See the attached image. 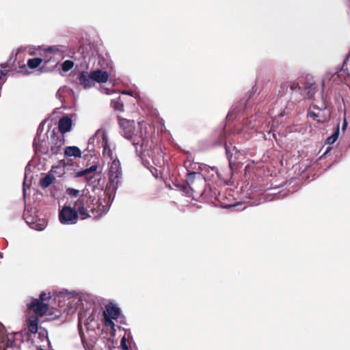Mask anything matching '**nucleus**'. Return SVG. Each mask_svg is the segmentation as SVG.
Wrapping results in <instances>:
<instances>
[{
	"mask_svg": "<svg viewBox=\"0 0 350 350\" xmlns=\"http://www.w3.org/2000/svg\"><path fill=\"white\" fill-rule=\"evenodd\" d=\"M103 155L105 160L108 162V182L104 193L105 196L103 202H100L98 205L101 215L109 211L122 178L120 162L114 149H105L103 151Z\"/></svg>",
	"mask_w": 350,
	"mask_h": 350,
	"instance_id": "f257e3e1",
	"label": "nucleus"
},
{
	"mask_svg": "<svg viewBox=\"0 0 350 350\" xmlns=\"http://www.w3.org/2000/svg\"><path fill=\"white\" fill-rule=\"evenodd\" d=\"M120 127L123 130V135L125 138L131 140L132 144L136 147V152L141 157L142 159L148 165L151 163L156 167H161L164 163L162 152L159 149L149 150L145 148V140L142 137H133L134 121L122 118H118Z\"/></svg>",
	"mask_w": 350,
	"mask_h": 350,
	"instance_id": "f03ea898",
	"label": "nucleus"
},
{
	"mask_svg": "<svg viewBox=\"0 0 350 350\" xmlns=\"http://www.w3.org/2000/svg\"><path fill=\"white\" fill-rule=\"evenodd\" d=\"M57 297L67 301V306L70 309H77L79 307H84L83 301H87L88 295L84 293H77L75 292L61 291Z\"/></svg>",
	"mask_w": 350,
	"mask_h": 350,
	"instance_id": "7ed1b4c3",
	"label": "nucleus"
},
{
	"mask_svg": "<svg viewBox=\"0 0 350 350\" xmlns=\"http://www.w3.org/2000/svg\"><path fill=\"white\" fill-rule=\"evenodd\" d=\"M23 218L27 224L33 230L41 231L46 226V221L44 219L38 218L34 208H25Z\"/></svg>",
	"mask_w": 350,
	"mask_h": 350,
	"instance_id": "20e7f679",
	"label": "nucleus"
},
{
	"mask_svg": "<svg viewBox=\"0 0 350 350\" xmlns=\"http://www.w3.org/2000/svg\"><path fill=\"white\" fill-rule=\"evenodd\" d=\"M49 299H51L49 293H42L39 299H33L30 303L27 304V306L29 310H33L36 314L42 316L48 310V304L44 303V301Z\"/></svg>",
	"mask_w": 350,
	"mask_h": 350,
	"instance_id": "39448f33",
	"label": "nucleus"
},
{
	"mask_svg": "<svg viewBox=\"0 0 350 350\" xmlns=\"http://www.w3.org/2000/svg\"><path fill=\"white\" fill-rule=\"evenodd\" d=\"M100 144L103 150L111 149L109 146L107 133L104 129H98L96 133L89 139L88 148L92 150L96 145Z\"/></svg>",
	"mask_w": 350,
	"mask_h": 350,
	"instance_id": "423d86ee",
	"label": "nucleus"
},
{
	"mask_svg": "<svg viewBox=\"0 0 350 350\" xmlns=\"http://www.w3.org/2000/svg\"><path fill=\"white\" fill-rule=\"evenodd\" d=\"M77 211L70 206H64L59 211V220L61 224L64 225H72L77 224L78 221Z\"/></svg>",
	"mask_w": 350,
	"mask_h": 350,
	"instance_id": "0eeeda50",
	"label": "nucleus"
},
{
	"mask_svg": "<svg viewBox=\"0 0 350 350\" xmlns=\"http://www.w3.org/2000/svg\"><path fill=\"white\" fill-rule=\"evenodd\" d=\"M41 125L38 129L36 136L33 140V148L36 152H40L44 154H50L48 142L46 140L45 135L42 134Z\"/></svg>",
	"mask_w": 350,
	"mask_h": 350,
	"instance_id": "6e6552de",
	"label": "nucleus"
},
{
	"mask_svg": "<svg viewBox=\"0 0 350 350\" xmlns=\"http://www.w3.org/2000/svg\"><path fill=\"white\" fill-rule=\"evenodd\" d=\"M120 314V310L119 308L113 304H108L103 312L105 325L113 329L115 324L113 320H116Z\"/></svg>",
	"mask_w": 350,
	"mask_h": 350,
	"instance_id": "1a4fd4ad",
	"label": "nucleus"
},
{
	"mask_svg": "<svg viewBox=\"0 0 350 350\" xmlns=\"http://www.w3.org/2000/svg\"><path fill=\"white\" fill-rule=\"evenodd\" d=\"M90 199L86 196H81L75 202V208L81 219H85L90 217L88 212Z\"/></svg>",
	"mask_w": 350,
	"mask_h": 350,
	"instance_id": "9d476101",
	"label": "nucleus"
},
{
	"mask_svg": "<svg viewBox=\"0 0 350 350\" xmlns=\"http://www.w3.org/2000/svg\"><path fill=\"white\" fill-rule=\"evenodd\" d=\"M67 51V49L64 46H53L45 49L44 53L46 55L45 62H48L53 59L55 61L58 58H63L64 53Z\"/></svg>",
	"mask_w": 350,
	"mask_h": 350,
	"instance_id": "9b49d317",
	"label": "nucleus"
},
{
	"mask_svg": "<svg viewBox=\"0 0 350 350\" xmlns=\"http://www.w3.org/2000/svg\"><path fill=\"white\" fill-rule=\"evenodd\" d=\"M73 82L85 90L90 89L94 86L91 72L81 71L79 72L77 79L73 80Z\"/></svg>",
	"mask_w": 350,
	"mask_h": 350,
	"instance_id": "f8f14e48",
	"label": "nucleus"
},
{
	"mask_svg": "<svg viewBox=\"0 0 350 350\" xmlns=\"http://www.w3.org/2000/svg\"><path fill=\"white\" fill-rule=\"evenodd\" d=\"M316 92L314 83L309 81H305L302 83L301 94L304 98H312Z\"/></svg>",
	"mask_w": 350,
	"mask_h": 350,
	"instance_id": "ddd939ff",
	"label": "nucleus"
},
{
	"mask_svg": "<svg viewBox=\"0 0 350 350\" xmlns=\"http://www.w3.org/2000/svg\"><path fill=\"white\" fill-rule=\"evenodd\" d=\"M52 139L51 142V145L49 147L50 154H58L64 144V140L62 138H55V133L53 132Z\"/></svg>",
	"mask_w": 350,
	"mask_h": 350,
	"instance_id": "4468645a",
	"label": "nucleus"
},
{
	"mask_svg": "<svg viewBox=\"0 0 350 350\" xmlns=\"http://www.w3.org/2000/svg\"><path fill=\"white\" fill-rule=\"evenodd\" d=\"M91 74L94 83H106L108 81L109 77V75L107 72L99 69L91 71Z\"/></svg>",
	"mask_w": 350,
	"mask_h": 350,
	"instance_id": "2eb2a0df",
	"label": "nucleus"
},
{
	"mask_svg": "<svg viewBox=\"0 0 350 350\" xmlns=\"http://www.w3.org/2000/svg\"><path fill=\"white\" fill-rule=\"evenodd\" d=\"M72 119L68 116H63L59 121V130L62 133H65L71 129Z\"/></svg>",
	"mask_w": 350,
	"mask_h": 350,
	"instance_id": "dca6fc26",
	"label": "nucleus"
},
{
	"mask_svg": "<svg viewBox=\"0 0 350 350\" xmlns=\"http://www.w3.org/2000/svg\"><path fill=\"white\" fill-rule=\"evenodd\" d=\"M53 177H62L65 174V164L59 162L57 165H53L49 172Z\"/></svg>",
	"mask_w": 350,
	"mask_h": 350,
	"instance_id": "f3484780",
	"label": "nucleus"
},
{
	"mask_svg": "<svg viewBox=\"0 0 350 350\" xmlns=\"http://www.w3.org/2000/svg\"><path fill=\"white\" fill-rule=\"evenodd\" d=\"M64 154L68 157L80 158L81 151L77 146H67L64 150Z\"/></svg>",
	"mask_w": 350,
	"mask_h": 350,
	"instance_id": "a211bd4d",
	"label": "nucleus"
},
{
	"mask_svg": "<svg viewBox=\"0 0 350 350\" xmlns=\"http://www.w3.org/2000/svg\"><path fill=\"white\" fill-rule=\"evenodd\" d=\"M39 319L36 316H31L29 318L27 325L29 331L32 334H36L38 329Z\"/></svg>",
	"mask_w": 350,
	"mask_h": 350,
	"instance_id": "6ab92c4d",
	"label": "nucleus"
},
{
	"mask_svg": "<svg viewBox=\"0 0 350 350\" xmlns=\"http://www.w3.org/2000/svg\"><path fill=\"white\" fill-rule=\"evenodd\" d=\"M55 180V177H53L50 172H49L44 177L40 178V185L42 188H47L50 185H51Z\"/></svg>",
	"mask_w": 350,
	"mask_h": 350,
	"instance_id": "aec40b11",
	"label": "nucleus"
},
{
	"mask_svg": "<svg viewBox=\"0 0 350 350\" xmlns=\"http://www.w3.org/2000/svg\"><path fill=\"white\" fill-rule=\"evenodd\" d=\"M308 116L312 118L314 120H317L319 123H323L327 120L325 116L320 114V113H317L310 109L308 111Z\"/></svg>",
	"mask_w": 350,
	"mask_h": 350,
	"instance_id": "412c9836",
	"label": "nucleus"
},
{
	"mask_svg": "<svg viewBox=\"0 0 350 350\" xmlns=\"http://www.w3.org/2000/svg\"><path fill=\"white\" fill-rule=\"evenodd\" d=\"M198 177L199 180L201 182H204V179L202 177V175L200 173L189 172L187 170V174L186 177V182L188 185L193 183L194 179Z\"/></svg>",
	"mask_w": 350,
	"mask_h": 350,
	"instance_id": "4be33fe9",
	"label": "nucleus"
},
{
	"mask_svg": "<svg viewBox=\"0 0 350 350\" xmlns=\"http://www.w3.org/2000/svg\"><path fill=\"white\" fill-rule=\"evenodd\" d=\"M46 59L32 58L27 61V66L29 68L34 69L38 67L42 62H45Z\"/></svg>",
	"mask_w": 350,
	"mask_h": 350,
	"instance_id": "5701e85b",
	"label": "nucleus"
},
{
	"mask_svg": "<svg viewBox=\"0 0 350 350\" xmlns=\"http://www.w3.org/2000/svg\"><path fill=\"white\" fill-rule=\"evenodd\" d=\"M339 135V124L337 125L334 133L327 138L326 144H333L338 138Z\"/></svg>",
	"mask_w": 350,
	"mask_h": 350,
	"instance_id": "b1692460",
	"label": "nucleus"
},
{
	"mask_svg": "<svg viewBox=\"0 0 350 350\" xmlns=\"http://www.w3.org/2000/svg\"><path fill=\"white\" fill-rule=\"evenodd\" d=\"M74 66V62L71 60H66L62 64V69L64 72H68Z\"/></svg>",
	"mask_w": 350,
	"mask_h": 350,
	"instance_id": "393cba45",
	"label": "nucleus"
},
{
	"mask_svg": "<svg viewBox=\"0 0 350 350\" xmlns=\"http://www.w3.org/2000/svg\"><path fill=\"white\" fill-rule=\"evenodd\" d=\"M96 168H97L96 165H92L88 169H85L84 170H81V171L77 172V176L81 177V176H85L90 172H93L96 171Z\"/></svg>",
	"mask_w": 350,
	"mask_h": 350,
	"instance_id": "a878e982",
	"label": "nucleus"
},
{
	"mask_svg": "<svg viewBox=\"0 0 350 350\" xmlns=\"http://www.w3.org/2000/svg\"><path fill=\"white\" fill-rule=\"evenodd\" d=\"M289 86H290V83L288 82L282 83L280 87L279 95L280 96H283L284 95H285L286 94V92H288Z\"/></svg>",
	"mask_w": 350,
	"mask_h": 350,
	"instance_id": "bb28decb",
	"label": "nucleus"
},
{
	"mask_svg": "<svg viewBox=\"0 0 350 350\" xmlns=\"http://www.w3.org/2000/svg\"><path fill=\"white\" fill-rule=\"evenodd\" d=\"M66 193L71 197H77L80 191L73 188H68L66 189Z\"/></svg>",
	"mask_w": 350,
	"mask_h": 350,
	"instance_id": "cd10ccee",
	"label": "nucleus"
},
{
	"mask_svg": "<svg viewBox=\"0 0 350 350\" xmlns=\"http://www.w3.org/2000/svg\"><path fill=\"white\" fill-rule=\"evenodd\" d=\"M288 83H290L289 88L292 91H298V92L301 91V86H300L299 83H295V82H288Z\"/></svg>",
	"mask_w": 350,
	"mask_h": 350,
	"instance_id": "c85d7f7f",
	"label": "nucleus"
},
{
	"mask_svg": "<svg viewBox=\"0 0 350 350\" xmlns=\"http://www.w3.org/2000/svg\"><path fill=\"white\" fill-rule=\"evenodd\" d=\"M8 72V69L0 70V82H2V85L5 81V76Z\"/></svg>",
	"mask_w": 350,
	"mask_h": 350,
	"instance_id": "c756f323",
	"label": "nucleus"
},
{
	"mask_svg": "<svg viewBox=\"0 0 350 350\" xmlns=\"http://www.w3.org/2000/svg\"><path fill=\"white\" fill-rule=\"evenodd\" d=\"M312 108H314V109H317V110H319V111H322L325 110V109L327 108V105H326V104L323 102V103H321V106H317V105L313 104V105H312Z\"/></svg>",
	"mask_w": 350,
	"mask_h": 350,
	"instance_id": "7c9ffc66",
	"label": "nucleus"
},
{
	"mask_svg": "<svg viewBox=\"0 0 350 350\" xmlns=\"http://www.w3.org/2000/svg\"><path fill=\"white\" fill-rule=\"evenodd\" d=\"M120 345L123 350H129V347L126 345V341L125 337H123L120 341Z\"/></svg>",
	"mask_w": 350,
	"mask_h": 350,
	"instance_id": "2f4dec72",
	"label": "nucleus"
},
{
	"mask_svg": "<svg viewBox=\"0 0 350 350\" xmlns=\"http://www.w3.org/2000/svg\"><path fill=\"white\" fill-rule=\"evenodd\" d=\"M225 148H226V156L229 161V165L230 166L231 163H232V161H231L232 154H230V152H229V150H228V148L226 144H225Z\"/></svg>",
	"mask_w": 350,
	"mask_h": 350,
	"instance_id": "473e14b6",
	"label": "nucleus"
},
{
	"mask_svg": "<svg viewBox=\"0 0 350 350\" xmlns=\"http://www.w3.org/2000/svg\"><path fill=\"white\" fill-rule=\"evenodd\" d=\"M347 126V122L346 118H345L343 120V122H342V129L343 131L345 130Z\"/></svg>",
	"mask_w": 350,
	"mask_h": 350,
	"instance_id": "72a5a7b5",
	"label": "nucleus"
},
{
	"mask_svg": "<svg viewBox=\"0 0 350 350\" xmlns=\"http://www.w3.org/2000/svg\"><path fill=\"white\" fill-rule=\"evenodd\" d=\"M62 91V90H59V91L57 92V96L59 97L60 96V92Z\"/></svg>",
	"mask_w": 350,
	"mask_h": 350,
	"instance_id": "f704fd0d",
	"label": "nucleus"
},
{
	"mask_svg": "<svg viewBox=\"0 0 350 350\" xmlns=\"http://www.w3.org/2000/svg\"><path fill=\"white\" fill-rule=\"evenodd\" d=\"M24 184H25L24 183ZM23 193H24V196L25 195V185H23Z\"/></svg>",
	"mask_w": 350,
	"mask_h": 350,
	"instance_id": "c9c22d12",
	"label": "nucleus"
},
{
	"mask_svg": "<svg viewBox=\"0 0 350 350\" xmlns=\"http://www.w3.org/2000/svg\"><path fill=\"white\" fill-rule=\"evenodd\" d=\"M331 148H332L331 147H329V148L327 149V150H326V152H325V154H326L328 151H329V150H331Z\"/></svg>",
	"mask_w": 350,
	"mask_h": 350,
	"instance_id": "e433bc0d",
	"label": "nucleus"
},
{
	"mask_svg": "<svg viewBox=\"0 0 350 350\" xmlns=\"http://www.w3.org/2000/svg\"><path fill=\"white\" fill-rule=\"evenodd\" d=\"M219 207H221V208H226V207H227V206H224V205H222L221 204H220Z\"/></svg>",
	"mask_w": 350,
	"mask_h": 350,
	"instance_id": "4c0bfd02",
	"label": "nucleus"
},
{
	"mask_svg": "<svg viewBox=\"0 0 350 350\" xmlns=\"http://www.w3.org/2000/svg\"><path fill=\"white\" fill-rule=\"evenodd\" d=\"M122 107H123V105H121V106H120V107L119 108V109H120V110H122Z\"/></svg>",
	"mask_w": 350,
	"mask_h": 350,
	"instance_id": "58836bf2",
	"label": "nucleus"
},
{
	"mask_svg": "<svg viewBox=\"0 0 350 350\" xmlns=\"http://www.w3.org/2000/svg\"><path fill=\"white\" fill-rule=\"evenodd\" d=\"M38 350H44V349L42 348H41V347H39Z\"/></svg>",
	"mask_w": 350,
	"mask_h": 350,
	"instance_id": "ea45409f",
	"label": "nucleus"
},
{
	"mask_svg": "<svg viewBox=\"0 0 350 350\" xmlns=\"http://www.w3.org/2000/svg\"><path fill=\"white\" fill-rule=\"evenodd\" d=\"M5 350H8V349H5Z\"/></svg>",
	"mask_w": 350,
	"mask_h": 350,
	"instance_id": "a19ab883",
	"label": "nucleus"
}]
</instances>
